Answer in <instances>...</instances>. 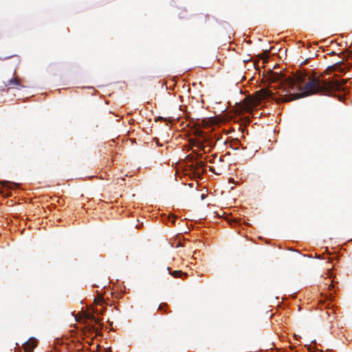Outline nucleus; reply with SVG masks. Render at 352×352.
<instances>
[{"label": "nucleus", "mask_w": 352, "mask_h": 352, "mask_svg": "<svg viewBox=\"0 0 352 352\" xmlns=\"http://www.w3.org/2000/svg\"><path fill=\"white\" fill-rule=\"evenodd\" d=\"M267 78L271 83L280 84L276 88H282L283 85L292 88L296 85L297 88H349L352 85V78L344 79L336 76L327 77V75H318L312 70L305 71L301 68L293 76L271 71Z\"/></svg>", "instance_id": "f257e3e1"}, {"label": "nucleus", "mask_w": 352, "mask_h": 352, "mask_svg": "<svg viewBox=\"0 0 352 352\" xmlns=\"http://www.w3.org/2000/svg\"><path fill=\"white\" fill-rule=\"evenodd\" d=\"M283 93L279 97L274 98L271 89H259L254 94H248L241 101L243 108L250 111L259 105L262 100L272 98L276 102H286L296 99L305 98L313 94L338 97L340 101H343L347 89H297L299 92L292 93L289 89H282Z\"/></svg>", "instance_id": "f03ea898"}, {"label": "nucleus", "mask_w": 352, "mask_h": 352, "mask_svg": "<svg viewBox=\"0 0 352 352\" xmlns=\"http://www.w3.org/2000/svg\"><path fill=\"white\" fill-rule=\"evenodd\" d=\"M345 67H344V63L340 61L337 63L329 67L327 69V72H344Z\"/></svg>", "instance_id": "7ed1b4c3"}, {"label": "nucleus", "mask_w": 352, "mask_h": 352, "mask_svg": "<svg viewBox=\"0 0 352 352\" xmlns=\"http://www.w3.org/2000/svg\"><path fill=\"white\" fill-rule=\"evenodd\" d=\"M36 346V340H30L25 342L23 344V348L25 352H32V351L34 349Z\"/></svg>", "instance_id": "20e7f679"}, {"label": "nucleus", "mask_w": 352, "mask_h": 352, "mask_svg": "<svg viewBox=\"0 0 352 352\" xmlns=\"http://www.w3.org/2000/svg\"><path fill=\"white\" fill-rule=\"evenodd\" d=\"M167 270L168 271L169 274L175 278H183V276H184L185 278H187L188 276V274L186 273H184L181 270H175L172 272L171 268L170 267H167Z\"/></svg>", "instance_id": "39448f33"}, {"label": "nucleus", "mask_w": 352, "mask_h": 352, "mask_svg": "<svg viewBox=\"0 0 352 352\" xmlns=\"http://www.w3.org/2000/svg\"><path fill=\"white\" fill-rule=\"evenodd\" d=\"M181 84L182 85H180L179 84L178 85V82H175V81L173 80H170L169 81H163L162 84V87H163L164 85L166 87V88L169 87V88H173L175 86H182V88H184L185 86H186V83H184L183 81H180Z\"/></svg>", "instance_id": "423d86ee"}, {"label": "nucleus", "mask_w": 352, "mask_h": 352, "mask_svg": "<svg viewBox=\"0 0 352 352\" xmlns=\"http://www.w3.org/2000/svg\"><path fill=\"white\" fill-rule=\"evenodd\" d=\"M19 86L22 87L23 85L21 84L19 79L15 77H12V78L8 80V82L6 83V86Z\"/></svg>", "instance_id": "0eeeda50"}, {"label": "nucleus", "mask_w": 352, "mask_h": 352, "mask_svg": "<svg viewBox=\"0 0 352 352\" xmlns=\"http://www.w3.org/2000/svg\"><path fill=\"white\" fill-rule=\"evenodd\" d=\"M209 163L217 164L223 162V159L221 156H218L217 154L212 155L209 160Z\"/></svg>", "instance_id": "6e6552de"}, {"label": "nucleus", "mask_w": 352, "mask_h": 352, "mask_svg": "<svg viewBox=\"0 0 352 352\" xmlns=\"http://www.w3.org/2000/svg\"><path fill=\"white\" fill-rule=\"evenodd\" d=\"M270 54V50H265L263 53L258 55L260 59L264 60V62L268 61L269 55Z\"/></svg>", "instance_id": "1a4fd4ad"}, {"label": "nucleus", "mask_w": 352, "mask_h": 352, "mask_svg": "<svg viewBox=\"0 0 352 352\" xmlns=\"http://www.w3.org/2000/svg\"><path fill=\"white\" fill-rule=\"evenodd\" d=\"M204 162L202 161H197L194 164H192V167L195 170L199 171L204 166Z\"/></svg>", "instance_id": "9d476101"}, {"label": "nucleus", "mask_w": 352, "mask_h": 352, "mask_svg": "<svg viewBox=\"0 0 352 352\" xmlns=\"http://www.w3.org/2000/svg\"><path fill=\"white\" fill-rule=\"evenodd\" d=\"M104 298L102 296H98L94 299V303L96 305H102L104 304Z\"/></svg>", "instance_id": "9b49d317"}, {"label": "nucleus", "mask_w": 352, "mask_h": 352, "mask_svg": "<svg viewBox=\"0 0 352 352\" xmlns=\"http://www.w3.org/2000/svg\"><path fill=\"white\" fill-rule=\"evenodd\" d=\"M168 307V305L166 303H161L159 305L158 309L162 311H164L166 314L167 312H166V310L165 309V307Z\"/></svg>", "instance_id": "f8f14e48"}, {"label": "nucleus", "mask_w": 352, "mask_h": 352, "mask_svg": "<svg viewBox=\"0 0 352 352\" xmlns=\"http://www.w3.org/2000/svg\"><path fill=\"white\" fill-rule=\"evenodd\" d=\"M105 309H106L105 308H102L101 309H98V307H96L94 309V312L102 315L104 312Z\"/></svg>", "instance_id": "ddd939ff"}, {"label": "nucleus", "mask_w": 352, "mask_h": 352, "mask_svg": "<svg viewBox=\"0 0 352 352\" xmlns=\"http://www.w3.org/2000/svg\"><path fill=\"white\" fill-rule=\"evenodd\" d=\"M12 183L8 181H1L0 184H1L4 187H8V184H11Z\"/></svg>", "instance_id": "4468645a"}, {"label": "nucleus", "mask_w": 352, "mask_h": 352, "mask_svg": "<svg viewBox=\"0 0 352 352\" xmlns=\"http://www.w3.org/2000/svg\"><path fill=\"white\" fill-rule=\"evenodd\" d=\"M86 318L89 320H93V319H95V316L92 314H88L86 315Z\"/></svg>", "instance_id": "2eb2a0df"}, {"label": "nucleus", "mask_w": 352, "mask_h": 352, "mask_svg": "<svg viewBox=\"0 0 352 352\" xmlns=\"http://www.w3.org/2000/svg\"><path fill=\"white\" fill-rule=\"evenodd\" d=\"M93 321H94V322H95L96 324H100V319H99V318H98L95 317V319H93Z\"/></svg>", "instance_id": "dca6fc26"}, {"label": "nucleus", "mask_w": 352, "mask_h": 352, "mask_svg": "<svg viewBox=\"0 0 352 352\" xmlns=\"http://www.w3.org/2000/svg\"><path fill=\"white\" fill-rule=\"evenodd\" d=\"M209 170H210V171H211L217 175H219V173L215 171L214 168L210 166V167H209Z\"/></svg>", "instance_id": "f3484780"}, {"label": "nucleus", "mask_w": 352, "mask_h": 352, "mask_svg": "<svg viewBox=\"0 0 352 352\" xmlns=\"http://www.w3.org/2000/svg\"><path fill=\"white\" fill-rule=\"evenodd\" d=\"M329 54L331 56H333V55L336 54V52L333 51V52H330Z\"/></svg>", "instance_id": "a211bd4d"}, {"label": "nucleus", "mask_w": 352, "mask_h": 352, "mask_svg": "<svg viewBox=\"0 0 352 352\" xmlns=\"http://www.w3.org/2000/svg\"><path fill=\"white\" fill-rule=\"evenodd\" d=\"M192 85L194 86V87L197 86V82H192Z\"/></svg>", "instance_id": "6ab92c4d"}, {"label": "nucleus", "mask_w": 352, "mask_h": 352, "mask_svg": "<svg viewBox=\"0 0 352 352\" xmlns=\"http://www.w3.org/2000/svg\"><path fill=\"white\" fill-rule=\"evenodd\" d=\"M175 217H173L172 223H175Z\"/></svg>", "instance_id": "aec40b11"}, {"label": "nucleus", "mask_w": 352, "mask_h": 352, "mask_svg": "<svg viewBox=\"0 0 352 352\" xmlns=\"http://www.w3.org/2000/svg\"><path fill=\"white\" fill-rule=\"evenodd\" d=\"M1 91H6V92H7V91H8V89H1Z\"/></svg>", "instance_id": "412c9836"}, {"label": "nucleus", "mask_w": 352, "mask_h": 352, "mask_svg": "<svg viewBox=\"0 0 352 352\" xmlns=\"http://www.w3.org/2000/svg\"><path fill=\"white\" fill-rule=\"evenodd\" d=\"M12 184L14 185L15 186H19V184H14V183H13Z\"/></svg>", "instance_id": "4be33fe9"}, {"label": "nucleus", "mask_w": 352, "mask_h": 352, "mask_svg": "<svg viewBox=\"0 0 352 352\" xmlns=\"http://www.w3.org/2000/svg\"><path fill=\"white\" fill-rule=\"evenodd\" d=\"M0 194H3V192L2 190L0 189Z\"/></svg>", "instance_id": "5701e85b"}, {"label": "nucleus", "mask_w": 352, "mask_h": 352, "mask_svg": "<svg viewBox=\"0 0 352 352\" xmlns=\"http://www.w3.org/2000/svg\"><path fill=\"white\" fill-rule=\"evenodd\" d=\"M242 93H243V89H240V94H242Z\"/></svg>", "instance_id": "b1692460"}, {"label": "nucleus", "mask_w": 352, "mask_h": 352, "mask_svg": "<svg viewBox=\"0 0 352 352\" xmlns=\"http://www.w3.org/2000/svg\"><path fill=\"white\" fill-rule=\"evenodd\" d=\"M85 88L89 89V88H94L93 87H86Z\"/></svg>", "instance_id": "393cba45"}]
</instances>
